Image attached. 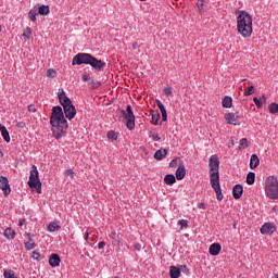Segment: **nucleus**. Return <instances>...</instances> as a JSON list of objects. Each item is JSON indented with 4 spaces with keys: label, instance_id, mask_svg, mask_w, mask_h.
<instances>
[{
    "label": "nucleus",
    "instance_id": "nucleus-1",
    "mask_svg": "<svg viewBox=\"0 0 278 278\" xmlns=\"http://www.w3.org/2000/svg\"><path fill=\"white\" fill-rule=\"evenodd\" d=\"M208 175H210V182L215 190L217 201H223L225 197L223 195V189H220V160H218V155L213 154L210 156L208 160Z\"/></svg>",
    "mask_w": 278,
    "mask_h": 278
},
{
    "label": "nucleus",
    "instance_id": "nucleus-2",
    "mask_svg": "<svg viewBox=\"0 0 278 278\" xmlns=\"http://www.w3.org/2000/svg\"><path fill=\"white\" fill-rule=\"evenodd\" d=\"M50 125L52 127V134L56 140H60L66 130L68 129V122L64 117V111L62 106H53L50 116Z\"/></svg>",
    "mask_w": 278,
    "mask_h": 278
},
{
    "label": "nucleus",
    "instance_id": "nucleus-3",
    "mask_svg": "<svg viewBox=\"0 0 278 278\" xmlns=\"http://www.w3.org/2000/svg\"><path fill=\"white\" fill-rule=\"evenodd\" d=\"M237 29L243 38H251L253 34V17L247 11H241L237 17Z\"/></svg>",
    "mask_w": 278,
    "mask_h": 278
},
{
    "label": "nucleus",
    "instance_id": "nucleus-4",
    "mask_svg": "<svg viewBox=\"0 0 278 278\" xmlns=\"http://www.w3.org/2000/svg\"><path fill=\"white\" fill-rule=\"evenodd\" d=\"M72 64L73 66H75V64H77L78 66H81V64H89L96 71H103V68H105V62H103L102 60H98L90 53L76 54L73 58Z\"/></svg>",
    "mask_w": 278,
    "mask_h": 278
},
{
    "label": "nucleus",
    "instance_id": "nucleus-5",
    "mask_svg": "<svg viewBox=\"0 0 278 278\" xmlns=\"http://www.w3.org/2000/svg\"><path fill=\"white\" fill-rule=\"evenodd\" d=\"M58 97L59 102L64 110L65 118H67L68 121H73V118L77 116V109H75V105H73V101H71L66 97V92H64V89H62V91L58 93Z\"/></svg>",
    "mask_w": 278,
    "mask_h": 278
},
{
    "label": "nucleus",
    "instance_id": "nucleus-6",
    "mask_svg": "<svg viewBox=\"0 0 278 278\" xmlns=\"http://www.w3.org/2000/svg\"><path fill=\"white\" fill-rule=\"evenodd\" d=\"M265 193L268 199H278V179L275 176H268L265 180Z\"/></svg>",
    "mask_w": 278,
    "mask_h": 278
},
{
    "label": "nucleus",
    "instance_id": "nucleus-7",
    "mask_svg": "<svg viewBox=\"0 0 278 278\" xmlns=\"http://www.w3.org/2000/svg\"><path fill=\"white\" fill-rule=\"evenodd\" d=\"M38 175V167L33 165L30 169L28 186L29 188H35L38 194H42V182L40 181V177Z\"/></svg>",
    "mask_w": 278,
    "mask_h": 278
},
{
    "label": "nucleus",
    "instance_id": "nucleus-8",
    "mask_svg": "<svg viewBox=\"0 0 278 278\" xmlns=\"http://www.w3.org/2000/svg\"><path fill=\"white\" fill-rule=\"evenodd\" d=\"M121 114H123L124 118L126 119V127L129 129V131L136 129V115L134 114V110L131 109V105L126 106L125 110L119 111Z\"/></svg>",
    "mask_w": 278,
    "mask_h": 278
},
{
    "label": "nucleus",
    "instance_id": "nucleus-9",
    "mask_svg": "<svg viewBox=\"0 0 278 278\" xmlns=\"http://www.w3.org/2000/svg\"><path fill=\"white\" fill-rule=\"evenodd\" d=\"M260 231L263 236H273L277 231V226L274 223H265Z\"/></svg>",
    "mask_w": 278,
    "mask_h": 278
},
{
    "label": "nucleus",
    "instance_id": "nucleus-10",
    "mask_svg": "<svg viewBox=\"0 0 278 278\" xmlns=\"http://www.w3.org/2000/svg\"><path fill=\"white\" fill-rule=\"evenodd\" d=\"M0 190L4 192V197H8V194L12 192V189L10 188V181L5 176H0Z\"/></svg>",
    "mask_w": 278,
    "mask_h": 278
},
{
    "label": "nucleus",
    "instance_id": "nucleus-11",
    "mask_svg": "<svg viewBox=\"0 0 278 278\" xmlns=\"http://www.w3.org/2000/svg\"><path fill=\"white\" fill-rule=\"evenodd\" d=\"M225 118L229 125H240V115L238 113H228Z\"/></svg>",
    "mask_w": 278,
    "mask_h": 278
},
{
    "label": "nucleus",
    "instance_id": "nucleus-12",
    "mask_svg": "<svg viewBox=\"0 0 278 278\" xmlns=\"http://www.w3.org/2000/svg\"><path fill=\"white\" fill-rule=\"evenodd\" d=\"M244 192V188L242 187V185H236L232 188V197L233 199H242V194Z\"/></svg>",
    "mask_w": 278,
    "mask_h": 278
},
{
    "label": "nucleus",
    "instance_id": "nucleus-13",
    "mask_svg": "<svg viewBox=\"0 0 278 278\" xmlns=\"http://www.w3.org/2000/svg\"><path fill=\"white\" fill-rule=\"evenodd\" d=\"M155 103H156L159 110L161 111L162 121H164V122L168 121V113L166 112V106H164V103H162V101H160V100H155Z\"/></svg>",
    "mask_w": 278,
    "mask_h": 278
},
{
    "label": "nucleus",
    "instance_id": "nucleus-14",
    "mask_svg": "<svg viewBox=\"0 0 278 278\" xmlns=\"http://www.w3.org/2000/svg\"><path fill=\"white\" fill-rule=\"evenodd\" d=\"M222 247L219 243H213L210 245L208 253L210 255L216 256L220 253Z\"/></svg>",
    "mask_w": 278,
    "mask_h": 278
},
{
    "label": "nucleus",
    "instance_id": "nucleus-15",
    "mask_svg": "<svg viewBox=\"0 0 278 278\" xmlns=\"http://www.w3.org/2000/svg\"><path fill=\"white\" fill-rule=\"evenodd\" d=\"M60 262H61L60 255L58 254H52L49 258V264L52 268L60 266Z\"/></svg>",
    "mask_w": 278,
    "mask_h": 278
},
{
    "label": "nucleus",
    "instance_id": "nucleus-16",
    "mask_svg": "<svg viewBox=\"0 0 278 278\" xmlns=\"http://www.w3.org/2000/svg\"><path fill=\"white\" fill-rule=\"evenodd\" d=\"M33 36H34V30L31 29V27H26L24 29L23 35H22V37L24 38L25 42L31 40Z\"/></svg>",
    "mask_w": 278,
    "mask_h": 278
},
{
    "label": "nucleus",
    "instance_id": "nucleus-17",
    "mask_svg": "<svg viewBox=\"0 0 278 278\" xmlns=\"http://www.w3.org/2000/svg\"><path fill=\"white\" fill-rule=\"evenodd\" d=\"M256 166H260V157L257 154H252L250 159V168L253 170Z\"/></svg>",
    "mask_w": 278,
    "mask_h": 278
},
{
    "label": "nucleus",
    "instance_id": "nucleus-18",
    "mask_svg": "<svg viewBox=\"0 0 278 278\" xmlns=\"http://www.w3.org/2000/svg\"><path fill=\"white\" fill-rule=\"evenodd\" d=\"M184 177H186V167L181 165L176 169V179H178V181H181Z\"/></svg>",
    "mask_w": 278,
    "mask_h": 278
},
{
    "label": "nucleus",
    "instance_id": "nucleus-19",
    "mask_svg": "<svg viewBox=\"0 0 278 278\" xmlns=\"http://www.w3.org/2000/svg\"><path fill=\"white\" fill-rule=\"evenodd\" d=\"M164 182L166 186H173V184H177V178H175V175L173 174H167L164 177Z\"/></svg>",
    "mask_w": 278,
    "mask_h": 278
},
{
    "label": "nucleus",
    "instance_id": "nucleus-20",
    "mask_svg": "<svg viewBox=\"0 0 278 278\" xmlns=\"http://www.w3.org/2000/svg\"><path fill=\"white\" fill-rule=\"evenodd\" d=\"M62 229V226H60V223L58 222H52L48 225V231L50 233H53L54 231H60Z\"/></svg>",
    "mask_w": 278,
    "mask_h": 278
},
{
    "label": "nucleus",
    "instance_id": "nucleus-21",
    "mask_svg": "<svg viewBox=\"0 0 278 278\" xmlns=\"http://www.w3.org/2000/svg\"><path fill=\"white\" fill-rule=\"evenodd\" d=\"M169 275H170V278L181 277V269H179L176 266H170L169 267Z\"/></svg>",
    "mask_w": 278,
    "mask_h": 278
},
{
    "label": "nucleus",
    "instance_id": "nucleus-22",
    "mask_svg": "<svg viewBox=\"0 0 278 278\" xmlns=\"http://www.w3.org/2000/svg\"><path fill=\"white\" fill-rule=\"evenodd\" d=\"M0 131L4 142H10V132L8 131V128L0 124Z\"/></svg>",
    "mask_w": 278,
    "mask_h": 278
},
{
    "label": "nucleus",
    "instance_id": "nucleus-23",
    "mask_svg": "<svg viewBox=\"0 0 278 278\" xmlns=\"http://www.w3.org/2000/svg\"><path fill=\"white\" fill-rule=\"evenodd\" d=\"M50 12L51 10L49 9V5L43 4L38 8L37 14H40L41 16H49Z\"/></svg>",
    "mask_w": 278,
    "mask_h": 278
},
{
    "label": "nucleus",
    "instance_id": "nucleus-24",
    "mask_svg": "<svg viewBox=\"0 0 278 278\" xmlns=\"http://www.w3.org/2000/svg\"><path fill=\"white\" fill-rule=\"evenodd\" d=\"M167 153L168 151H166V149H160L154 153V160H164Z\"/></svg>",
    "mask_w": 278,
    "mask_h": 278
},
{
    "label": "nucleus",
    "instance_id": "nucleus-25",
    "mask_svg": "<svg viewBox=\"0 0 278 278\" xmlns=\"http://www.w3.org/2000/svg\"><path fill=\"white\" fill-rule=\"evenodd\" d=\"M4 238H7V240H14V238H16V232L12 228H7L4 230Z\"/></svg>",
    "mask_w": 278,
    "mask_h": 278
},
{
    "label": "nucleus",
    "instance_id": "nucleus-26",
    "mask_svg": "<svg viewBox=\"0 0 278 278\" xmlns=\"http://www.w3.org/2000/svg\"><path fill=\"white\" fill-rule=\"evenodd\" d=\"M231 105H233V99H231V97L229 96H226L223 99V108L229 109L231 108Z\"/></svg>",
    "mask_w": 278,
    "mask_h": 278
},
{
    "label": "nucleus",
    "instance_id": "nucleus-27",
    "mask_svg": "<svg viewBox=\"0 0 278 278\" xmlns=\"http://www.w3.org/2000/svg\"><path fill=\"white\" fill-rule=\"evenodd\" d=\"M247 184H248V186H253V184H255V173L250 172L247 175Z\"/></svg>",
    "mask_w": 278,
    "mask_h": 278
},
{
    "label": "nucleus",
    "instance_id": "nucleus-28",
    "mask_svg": "<svg viewBox=\"0 0 278 278\" xmlns=\"http://www.w3.org/2000/svg\"><path fill=\"white\" fill-rule=\"evenodd\" d=\"M160 112L159 111H153L152 112V123L153 125H160Z\"/></svg>",
    "mask_w": 278,
    "mask_h": 278
},
{
    "label": "nucleus",
    "instance_id": "nucleus-29",
    "mask_svg": "<svg viewBox=\"0 0 278 278\" xmlns=\"http://www.w3.org/2000/svg\"><path fill=\"white\" fill-rule=\"evenodd\" d=\"M36 16H38V10L31 9L28 13V17L33 23H36Z\"/></svg>",
    "mask_w": 278,
    "mask_h": 278
},
{
    "label": "nucleus",
    "instance_id": "nucleus-30",
    "mask_svg": "<svg viewBox=\"0 0 278 278\" xmlns=\"http://www.w3.org/2000/svg\"><path fill=\"white\" fill-rule=\"evenodd\" d=\"M26 251H33V249H36V242L34 241H27L24 243Z\"/></svg>",
    "mask_w": 278,
    "mask_h": 278
},
{
    "label": "nucleus",
    "instance_id": "nucleus-31",
    "mask_svg": "<svg viewBox=\"0 0 278 278\" xmlns=\"http://www.w3.org/2000/svg\"><path fill=\"white\" fill-rule=\"evenodd\" d=\"M268 110L270 114H278V104L277 103L269 104Z\"/></svg>",
    "mask_w": 278,
    "mask_h": 278
},
{
    "label": "nucleus",
    "instance_id": "nucleus-32",
    "mask_svg": "<svg viewBox=\"0 0 278 278\" xmlns=\"http://www.w3.org/2000/svg\"><path fill=\"white\" fill-rule=\"evenodd\" d=\"M55 75H58V73L53 68L48 70L46 73V76L49 77V79H53V77H55Z\"/></svg>",
    "mask_w": 278,
    "mask_h": 278
},
{
    "label": "nucleus",
    "instance_id": "nucleus-33",
    "mask_svg": "<svg viewBox=\"0 0 278 278\" xmlns=\"http://www.w3.org/2000/svg\"><path fill=\"white\" fill-rule=\"evenodd\" d=\"M106 138H109V140H116L118 136L116 135V131L110 130L106 135Z\"/></svg>",
    "mask_w": 278,
    "mask_h": 278
},
{
    "label": "nucleus",
    "instance_id": "nucleus-34",
    "mask_svg": "<svg viewBox=\"0 0 278 278\" xmlns=\"http://www.w3.org/2000/svg\"><path fill=\"white\" fill-rule=\"evenodd\" d=\"M253 92H255V87H254V86H250V87L248 88V90H245V91L243 92V94H244V97H251V94H253Z\"/></svg>",
    "mask_w": 278,
    "mask_h": 278
},
{
    "label": "nucleus",
    "instance_id": "nucleus-35",
    "mask_svg": "<svg viewBox=\"0 0 278 278\" xmlns=\"http://www.w3.org/2000/svg\"><path fill=\"white\" fill-rule=\"evenodd\" d=\"M239 144H240V147H242V149H247V148L249 147V139L242 138V139L239 141Z\"/></svg>",
    "mask_w": 278,
    "mask_h": 278
},
{
    "label": "nucleus",
    "instance_id": "nucleus-36",
    "mask_svg": "<svg viewBox=\"0 0 278 278\" xmlns=\"http://www.w3.org/2000/svg\"><path fill=\"white\" fill-rule=\"evenodd\" d=\"M163 92L166 97H173V88L164 87Z\"/></svg>",
    "mask_w": 278,
    "mask_h": 278
},
{
    "label": "nucleus",
    "instance_id": "nucleus-37",
    "mask_svg": "<svg viewBox=\"0 0 278 278\" xmlns=\"http://www.w3.org/2000/svg\"><path fill=\"white\" fill-rule=\"evenodd\" d=\"M253 102L255 103L256 108H263L264 101L262 99L254 98Z\"/></svg>",
    "mask_w": 278,
    "mask_h": 278
},
{
    "label": "nucleus",
    "instance_id": "nucleus-38",
    "mask_svg": "<svg viewBox=\"0 0 278 278\" xmlns=\"http://www.w3.org/2000/svg\"><path fill=\"white\" fill-rule=\"evenodd\" d=\"M64 175L65 177H70V179H73L75 177V172H73V169H66Z\"/></svg>",
    "mask_w": 278,
    "mask_h": 278
},
{
    "label": "nucleus",
    "instance_id": "nucleus-39",
    "mask_svg": "<svg viewBox=\"0 0 278 278\" xmlns=\"http://www.w3.org/2000/svg\"><path fill=\"white\" fill-rule=\"evenodd\" d=\"M178 225H180L181 229H184V227H188V220L186 219H180L178 222Z\"/></svg>",
    "mask_w": 278,
    "mask_h": 278
},
{
    "label": "nucleus",
    "instance_id": "nucleus-40",
    "mask_svg": "<svg viewBox=\"0 0 278 278\" xmlns=\"http://www.w3.org/2000/svg\"><path fill=\"white\" fill-rule=\"evenodd\" d=\"M151 138L152 140H154V142H160L161 140L160 135H157V132L152 134Z\"/></svg>",
    "mask_w": 278,
    "mask_h": 278
},
{
    "label": "nucleus",
    "instance_id": "nucleus-41",
    "mask_svg": "<svg viewBox=\"0 0 278 278\" xmlns=\"http://www.w3.org/2000/svg\"><path fill=\"white\" fill-rule=\"evenodd\" d=\"M90 86L92 89H94V88H99V86H101V84L99 83V80H92Z\"/></svg>",
    "mask_w": 278,
    "mask_h": 278
},
{
    "label": "nucleus",
    "instance_id": "nucleus-42",
    "mask_svg": "<svg viewBox=\"0 0 278 278\" xmlns=\"http://www.w3.org/2000/svg\"><path fill=\"white\" fill-rule=\"evenodd\" d=\"M33 260H40V252H38V251H34L33 252Z\"/></svg>",
    "mask_w": 278,
    "mask_h": 278
},
{
    "label": "nucleus",
    "instance_id": "nucleus-43",
    "mask_svg": "<svg viewBox=\"0 0 278 278\" xmlns=\"http://www.w3.org/2000/svg\"><path fill=\"white\" fill-rule=\"evenodd\" d=\"M83 81H90V74L85 73V74L83 75Z\"/></svg>",
    "mask_w": 278,
    "mask_h": 278
},
{
    "label": "nucleus",
    "instance_id": "nucleus-44",
    "mask_svg": "<svg viewBox=\"0 0 278 278\" xmlns=\"http://www.w3.org/2000/svg\"><path fill=\"white\" fill-rule=\"evenodd\" d=\"M169 166L170 168H175V166H177V160L176 159L172 160L169 163Z\"/></svg>",
    "mask_w": 278,
    "mask_h": 278
},
{
    "label": "nucleus",
    "instance_id": "nucleus-45",
    "mask_svg": "<svg viewBox=\"0 0 278 278\" xmlns=\"http://www.w3.org/2000/svg\"><path fill=\"white\" fill-rule=\"evenodd\" d=\"M28 112H36V105L34 104L28 105Z\"/></svg>",
    "mask_w": 278,
    "mask_h": 278
},
{
    "label": "nucleus",
    "instance_id": "nucleus-46",
    "mask_svg": "<svg viewBox=\"0 0 278 278\" xmlns=\"http://www.w3.org/2000/svg\"><path fill=\"white\" fill-rule=\"evenodd\" d=\"M25 223H26V219L25 218H21L18 220V227H23V225H25Z\"/></svg>",
    "mask_w": 278,
    "mask_h": 278
},
{
    "label": "nucleus",
    "instance_id": "nucleus-47",
    "mask_svg": "<svg viewBox=\"0 0 278 278\" xmlns=\"http://www.w3.org/2000/svg\"><path fill=\"white\" fill-rule=\"evenodd\" d=\"M105 248V242L101 241L98 243V249H104Z\"/></svg>",
    "mask_w": 278,
    "mask_h": 278
},
{
    "label": "nucleus",
    "instance_id": "nucleus-48",
    "mask_svg": "<svg viewBox=\"0 0 278 278\" xmlns=\"http://www.w3.org/2000/svg\"><path fill=\"white\" fill-rule=\"evenodd\" d=\"M136 251H142V245L140 243L135 244Z\"/></svg>",
    "mask_w": 278,
    "mask_h": 278
},
{
    "label": "nucleus",
    "instance_id": "nucleus-49",
    "mask_svg": "<svg viewBox=\"0 0 278 278\" xmlns=\"http://www.w3.org/2000/svg\"><path fill=\"white\" fill-rule=\"evenodd\" d=\"M199 210H205V203L201 202L198 204Z\"/></svg>",
    "mask_w": 278,
    "mask_h": 278
},
{
    "label": "nucleus",
    "instance_id": "nucleus-50",
    "mask_svg": "<svg viewBox=\"0 0 278 278\" xmlns=\"http://www.w3.org/2000/svg\"><path fill=\"white\" fill-rule=\"evenodd\" d=\"M132 49H134V51H136V49H138V42L135 41V42L132 43Z\"/></svg>",
    "mask_w": 278,
    "mask_h": 278
},
{
    "label": "nucleus",
    "instance_id": "nucleus-51",
    "mask_svg": "<svg viewBox=\"0 0 278 278\" xmlns=\"http://www.w3.org/2000/svg\"><path fill=\"white\" fill-rule=\"evenodd\" d=\"M26 236H27V238H34V236H35V235H34V233H31V232H27V235H26Z\"/></svg>",
    "mask_w": 278,
    "mask_h": 278
},
{
    "label": "nucleus",
    "instance_id": "nucleus-52",
    "mask_svg": "<svg viewBox=\"0 0 278 278\" xmlns=\"http://www.w3.org/2000/svg\"><path fill=\"white\" fill-rule=\"evenodd\" d=\"M88 236H90V233L86 232V233H85V240H86V242H88Z\"/></svg>",
    "mask_w": 278,
    "mask_h": 278
},
{
    "label": "nucleus",
    "instance_id": "nucleus-53",
    "mask_svg": "<svg viewBox=\"0 0 278 278\" xmlns=\"http://www.w3.org/2000/svg\"><path fill=\"white\" fill-rule=\"evenodd\" d=\"M18 127H25V123L21 122V123L18 124Z\"/></svg>",
    "mask_w": 278,
    "mask_h": 278
},
{
    "label": "nucleus",
    "instance_id": "nucleus-54",
    "mask_svg": "<svg viewBox=\"0 0 278 278\" xmlns=\"http://www.w3.org/2000/svg\"><path fill=\"white\" fill-rule=\"evenodd\" d=\"M115 236H116L115 232H112V233H111V238H114Z\"/></svg>",
    "mask_w": 278,
    "mask_h": 278
},
{
    "label": "nucleus",
    "instance_id": "nucleus-55",
    "mask_svg": "<svg viewBox=\"0 0 278 278\" xmlns=\"http://www.w3.org/2000/svg\"><path fill=\"white\" fill-rule=\"evenodd\" d=\"M28 242H34V238H28Z\"/></svg>",
    "mask_w": 278,
    "mask_h": 278
},
{
    "label": "nucleus",
    "instance_id": "nucleus-56",
    "mask_svg": "<svg viewBox=\"0 0 278 278\" xmlns=\"http://www.w3.org/2000/svg\"><path fill=\"white\" fill-rule=\"evenodd\" d=\"M181 268H185V270H187L188 269V267L185 265V266H181Z\"/></svg>",
    "mask_w": 278,
    "mask_h": 278
},
{
    "label": "nucleus",
    "instance_id": "nucleus-57",
    "mask_svg": "<svg viewBox=\"0 0 278 278\" xmlns=\"http://www.w3.org/2000/svg\"><path fill=\"white\" fill-rule=\"evenodd\" d=\"M263 100L266 101V97H263Z\"/></svg>",
    "mask_w": 278,
    "mask_h": 278
},
{
    "label": "nucleus",
    "instance_id": "nucleus-58",
    "mask_svg": "<svg viewBox=\"0 0 278 278\" xmlns=\"http://www.w3.org/2000/svg\"><path fill=\"white\" fill-rule=\"evenodd\" d=\"M140 1H147V0H140Z\"/></svg>",
    "mask_w": 278,
    "mask_h": 278
},
{
    "label": "nucleus",
    "instance_id": "nucleus-59",
    "mask_svg": "<svg viewBox=\"0 0 278 278\" xmlns=\"http://www.w3.org/2000/svg\"><path fill=\"white\" fill-rule=\"evenodd\" d=\"M1 29H2V28H1V26H0V31H1Z\"/></svg>",
    "mask_w": 278,
    "mask_h": 278
},
{
    "label": "nucleus",
    "instance_id": "nucleus-60",
    "mask_svg": "<svg viewBox=\"0 0 278 278\" xmlns=\"http://www.w3.org/2000/svg\"><path fill=\"white\" fill-rule=\"evenodd\" d=\"M277 278H278V275H277Z\"/></svg>",
    "mask_w": 278,
    "mask_h": 278
}]
</instances>
